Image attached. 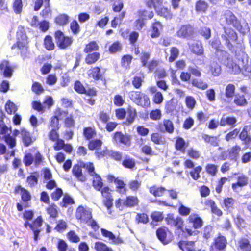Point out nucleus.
<instances>
[{
    "label": "nucleus",
    "instance_id": "nucleus-1",
    "mask_svg": "<svg viewBox=\"0 0 251 251\" xmlns=\"http://www.w3.org/2000/svg\"><path fill=\"white\" fill-rule=\"evenodd\" d=\"M224 34L222 35V39L225 41V44L231 50L235 52L236 59L238 60L237 64L227 52L220 50L217 51L218 55L220 54L222 56L221 62L225 65L228 71L233 74H238L244 71L247 73L251 72V61L249 60L248 55L245 52V47L242 42L237 43L233 48L231 41H235L237 39L236 33L231 28L224 27Z\"/></svg>",
    "mask_w": 251,
    "mask_h": 251
},
{
    "label": "nucleus",
    "instance_id": "nucleus-2",
    "mask_svg": "<svg viewBox=\"0 0 251 251\" xmlns=\"http://www.w3.org/2000/svg\"><path fill=\"white\" fill-rule=\"evenodd\" d=\"M224 16L226 24L232 26L241 34L245 35L249 32L248 23L245 21L240 22L231 11L226 10Z\"/></svg>",
    "mask_w": 251,
    "mask_h": 251
},
{
    "label": "nucleus",
    "instance_id": "nucleus-3",
    "mask_svg": "<svg viewBox=\"0 0 251 251\" xmlns=\"http://www.w3.org/2000/svg\"><path fill=\"white\" fill-rule=\"evenodd\" d=\"M81 165L87 170L90 175L93 177L92 184L94 188L97 191H100L103 185V183L101 177L95 172L93 164L88 162L82 163Z\"/></svg>",
    "mask_w": 251,
    "mask_h": 251
},
{
    "label": "nucleus",
    "instance_id": "nucleus-4",
    "mask_svg": "<svg viewBox=\"0 0 251 251\" xmlns=\"http://www.w3.org/2000/svg\"><path fill=\"white\" fill-rule=\"evenodd\" d=\"M75 217L80 222L88 224L92 218V210L88 207L79 206L76 210Z\"/></svg>",
    "mask_w": 251,
    "mask_h": 251
},
{
    "label": "nucleus",
    "instance_id": "nucleus-5",
    "mask_svg": "<svg viewBox=\"0 0 251 251\" xmlns=\"http://www.w3.org/2000/svg\"><path fill=\"white\" fill-rule=\"evenodd\" d=\"M55 37L57 45L62 49H66L70 46L73 42L71 37L65 36L60 31H57L55 32Z\"/></svg>",
    "mask_w": 251,
    "mask_h": 251
},
{
    "label": "nucleus",
    "instance_id": "nucleus-6",
    "mask_svg": "<svg viewBox=\"0 0 251 251\" xmlns=\"http://www.w3.org/2000/svg\"><path fill=\"white\" fill-rule=\"evenodd\" d=\"M17 47L22 49V48L27 49V45L28 43L27 38L25 32L24 27L20 26L18 27L17 32Z\"/></svg>",
    "mask_w": 251,
    "mask_h": 251
},
{
    "label": "nucleus",
    "instance_id": "nucleus-7",
    "mask_svg": "<svg viewBox=\"0 0 251 251\" xmlns=\"http://www.w3.org/2000/svg\"><path fill=\"white\" fill-rule=\"evenodd\" d=\"M226 244V238L224 236L219 235L214 239L210 247V251H224Z\"/></svg>",
    "mask_w": 251,
    "mask_h": 251
},
{
    "label": "nucleus",
    "instance_id": "nucleus-8",
    "mask_svg": "<svg viewBox=\"0 0 251 251\" xmlns=\"http://www.w3.org/2000/svg\"><path fill=\"white\" fill-rule=\"evenodd\" d=\"M101 193L103 197L104 198L103 202L104 205L107 208L108 212L111 214L110 208L112 207L113 203V199L110 192V189L108 187H105L101 188Z\"/></svg>",
    "mask_w": 251,
    "mask_h": 251
},
{
    "label": "nucleus",
    "instance_id": "nucleus-9",
    "mask_svg": "<svg viewBox=\"0 0 251 251\" xmlns=\"http://www.w3.org/2000/svg\"><path fill=\"white\" fill-rule=\"evenodd\" d=\"M9 131V128L5 125H3L0 128V134H6L4 136V141L9 146V148H14L16 144V139L15 137L11 136L9 134H7Z\"/></svg>",
    "mask_w": 251,
    "mask_h": 251
},
{
    "label": "nucleus",
    "instance_id": "nucleus-10",
    "mask_svg": "<svg viewBox=\"0 0 251 251\" xmlns=\"http://www.w3.org/2000/svg\"><path fill=\"white\" fill-rule=\"evenodd\" d=\"M113 140L117 144H122L126 146H129L130 137L127 134H124L121 132H116L113 137Z\"/></svg>",
    "mask_w": 251,
    "mask_h": 251
},
{
    "label": "nucleus",
    "instance_id": "nucleus-11",
    "mask_svg": "<svg viewBox=\"0 0 251 251\" xmlns=\"http://www.w3.org/2000/svg\"><path fill=\"white\" fill-rule=\"evenodd\" d=\"M100 230L102 235L111 241L112 243L119 245L123 243V240L120 236H116L112 232L104 228H101Z\"/></svg>",
    "mask_w": 251,
    "mask_h": 251
},
{
    "label": "nucleus",
    "instance_id": "nucleus-12",
    "mask_svg": "<svg viewBox=\"0 0 251 251\" xmlns=\"http://www.w3.org/2000/svg\"><path fill=\"white\" fill-rule=\"evenodd\" d=\"M162 29V25L159 22H155L152 24L151 29L149 30V35L152 38H158L160 35Z\"/></svg>",
    "mask_w": 251,
    "mask_h": 251
},
{
    "label": "nucleus",
    "instance_id": "nucleus-13",
    "mask_svg": "<svg viewBox=\"0 0 251 251\" xmlns=\"http://www.w3.org/2000/svg\"><path fill=\"white\" fill-rule=\"evenodd\" d=\"M188 221L195 229L201 228L203 224L202 220L196 214L190 215L188 218Z\"/></svg>",
    "mask_w": 251,
    "mask_h": 251
},
{
    "label": "nucleus",
    "instance_id": "nucleus-14",
    "mask_svg": "<svg viewBox=\"0 0 251 251\" xmlns=\"http://www.w3.org/2000/svg\"><path fill=\"white\" fill-rule=\"evenodd\" d=\"M86 162V163H87ZM85 163V162H80V165L76 164L74 166L72 172L73 174L81 182H84L86 181V177L82 174L81 168L83 167L81 165V164Z\"/></svg>",
    "mask_w": 251,
    "mask_h": 251
},
{
    "label": "nucleus",
    "instance_id": "nucleus-15",
    "mask_svg": "<svg viewBox=\"0 0 251 251\" xmlns=\"http://www.w3.org/2000/svg\"><path fill=\"white\" fill-rule=\"evenodd\" d=\"M166 220L168 225L178 228H180L182 226L183 223L181 218L178 217L175 218L172 215H168Z\"/></svg>",
    "mask_w": 251,
    "mask_h": 251
},
{
    "label": "nucleus",
    "instance_id": "nucleus-16",
    "mask_svg": "<svg viewBox=\"0 0 251 251\" xmlns=\"http://www.w3.org/2000/svg\"><path fill=\"white\" fill-rule=\"evenodd\" d=\"M0 70L2 71L4 76L10 77L12 75L13 69L7 61H3L0 64Z\"/></svg>",
    "mask_w": 251,
    "mask_h": 251
},
{
    "label": "nucleus",
    "instance_id": "nucleus-17",
    "mask_svg": "<svg viewBox=\"0 0 251 251\" xmlns=\"http://www.w3.org/2000/svg\"><path fill=\"white\" fill-rule=\"evenodd\" d=\"M96 154L97 155L98 158H100L101 157L108 155L111 156L112 158H114L116 160H120L122 158V155L121 153L118 152L109 151L107 149L101 151L100 152H96Z\"/></svg>",
    "mask_w": 251,
    "mask_h": 251
},
{
    "label": "nucleus",
    "instance_id": "nucleus-18",
    "mask_svg": "<svg viewBox=\"0 0 251 251\" xmlns=\"http://www.w3.org/2000/svg\"><path fill=\"white\" fill-rule=\"evenodd\" d=\"M191 52L197 55H201L204 53V50L201 42L196 41L189 45Z\"/></svg>",
    "mask_w": 251,
    "mask_h": 251
},
{
    "label": "nucleus",
    "instance_id": "nucleus-19",
    "mask_svg": "<svg viewBox=\"0 0 251 251\" xmlns=\"http://www.w3.org/2000/svg\"><path fill=\"white\" fill-rule=\"evenodd\" d=\"M62 115L65 116L66 113L65 111L58 108L55 112V115L52 118L51 120L50 126L52 127V129H58V117H61Z\"/></svg>",
    "mask_w": 251,
    "mask_h": 251
},
{
    "label": "nucleus",
    "instance_id": "nucleus-20",
    "mask_svg": "<svg viewBox=\"0 0 251 251\" xmlns=\"http://www.w3.org/2000/svg\"><path fill=\"white\" fill-rule=\"evenodd\" d=\"M239 251H251V244L249 239L247 238H242L238 241Z\"/></svg>",
    "mask_w": 251,
    "mask_h": 251
},
{
    "label": "nucleus",
    "instance_id": "nucleus-21",
    "mask_svg": "<svg viewBox=\"0 0 251 251\" xmlns=\"http://www.w3.org/2000/svg\"><path fill=\"white\" fill-rule=\"evenodd\" d=\"M248 183V178L245 175H241L238 177L237 182L232 184V187L233 189L237 191L238 187H243L247 185Z\"/></svg>",
    "mask_w": 251,
    "mask_h": 251
},
{
    "label": "nucleus",
    "instance_id": "nucleus-22",
    "mask_svg": "<svg viewBox=\"0 0 251 251\" xmlns=\"http://www.w3.org/2000/svg\"><path fill=\"white\" fill-rule=\"evenodd\" d=\"M139 201L136 196H129L126 197L123 201V205L129 207L138 205Z\"/></svg>",
    "mask_w": 251,
    "mask_h": 251
},
{
    "label": "nucleus",
    "instance_id": "nucleus-23",
    "mask_svg": "<svg viewBox=\"0 0 251 251\" xmlns=\"http://www.w3.org/2000/svg\"><path fill=\"white\" fill-rule=\"evenodd\" d=\"M167 229L165 227L158 229L156 231V235L158 239L164 244H167L170 240L166 238Z\"/></svg>",
    "mask_w": 251,
    "mask_h": 251
},
{
    "label": "nucleus",
    "instance_id": "nucleus-24",
    "mask_svg": "<svg viewBox=\"0 0 251 251\" xmlns=\"http://www.w3.org/2000/svg\"><path fill=\"white\" fill-rule=\"evenodd\" d=\"M127 114L128 115L126 124L129 125L134 122L135 118L137 116V112L136 109L131 106H128L127 108Z\"/></svg>",
    "mask_w": 251,
    "mask_h": 251
},
{
    "label": "nucleus",
    "instance_id": "nucleus-25",
    "mask_svg": "<svg viewBox=\"0 0 251 251\" xmlns=\"http://www.w3.org/2000/svg\"><path fill=\"white\" fill-rule=\"evenodd\" d=\"M192 32V28L190 25H183L177 32V35L180 37L185 38L189 36Z\"/></svg>",
    "mask_w": 251,
    "mask_h": 251
},
{
    "label": "nucleus",
    "instance_id": "nucleus-26",
    "mask_svg": "<svg viewBox=\"0 0 251 251\" xmlns=\"http://www.w3.org/2000/svg\"><path fill=\"white\" fill-rule=\"evenodd\" d=\"M236 121V119L234 117L223 116L220 120V125L222 126H224L226 125L234 126Z\"/></svg>",
    "mask_w": 251,
    "mask_h": 251
},
{
    "label": "nucleus",
    "instance_id": "nucleus-27",
    "mask_svg": "<svg viewBox=\"0 0 251 251\" xmlns=\"http://www.w3.org/2000/svg\"><path fill=\"white\" fill-rule=\"evenodd\" d=\"M166 189L163 187L153 186L150 188V192L155 197H161L163 196Z\"/></svg>",
    "mask_w": 251,
    "mask_h": 251
},
{
    "label": "nucleus",
    "instance_id": "nucleus-28",
    "mask_svg": "<svg viewBox=\"0 0 251 251\" xmlns=\"http://www.w3.org/2000/svg\"><path fill=\"white\" fill-rule=\"evenodd\" d=\"M202 138L204 140L205 142L209 143L213 146H218L219 139L218 137L210 136L207 134H203Z\"/></svg>",
    "mask_w": 251,
    "mask_h": 251
},
{
    "label": "nucleus",
    "instance_id": "nucleus-29",
    "mask_svg": "<svg viewBox=\"0 0 251 251\" xmlns=\"http://www.w3.org/2000/svg\"><path fill=\"white\" fill-rule=\"evenodd\" d=\"M235 86L232 84H228L225 88V96L231 100L235 96Z\"/></svg>",
    "mask_w": 251,
    "mask_h": 251
},
{
    "label": "nucleus",
    "instance_id": "nucleus-30",
    "mask_svg": "<svg viewBox=\"0 0 251 251\" xmlns=\"http://www.w3.org/2000/svg\"><path fill=\"white\" fill-rule=\"evenodd\" d=\"M234 103L239 106H244L247 104V101L244 95L237 94L234 96Z\"/></svg>",
    "mask_w": 251,
    "mask_h": 251
},
{
    "label": "nucleus",
    "instance_id": "nucleus-31",
    "mask_svg": "<svg viewBox=\"0 0 251 251\" xmlns=\"http://www.w3.org/2000/svg\"><path fill=\"white\" fill-rule=\"evenodd\" d=\"M21 135L23 142L25 146H28L32 143V140L30 134L29 132L27 131L26 130H22Z\"/></svg>",
    "mask_w": 251,
    "mask_h": 251
},
{
    "label": "nucleus",
    "instance_id": "nucleus-32",
    "mask_svg": "<svg viewBox=\"0 0 251 251\" xmlns=\"http://www.w3.org/2000/svg\"><path fill=\"white\" fill-rule=\"evenodd\" d=\"M192 85L201 90H205L208 87L207 84L200 79H193L191 82Z\"/></svg>",
    "mask_w": 251,
    "mask_h": 251
},
{
    "label": "nucleus",
    "instance_id": "nucleus-33",
    "mask_svg": "<svg viewBox=\"0 0 251 251\" xmlns=\"http://www.w3.org/2000/svg\"><path fill=\"white\" fill-rule=\"evenodd\" d=\"M94 248L96 251H113L112 249L101 242L95 243Z\"/></svg>",
    "mask_w": 251,
    "mask_h": 251
},
{
    "label": "nucleus",
    "instance_id": "nucleus-34",
    "mask_svg": "<svg viewBox=\"0 0 251 251\" xmlns=\"http://www.w3.org/2000/svg\"><path fill=\"white\" fill-rule=\"evenodd\" d=\"M55 22L60 25H65L69 22V16L66 14L59 15L55 18Z\"/></svg>",
    "mask_w": 251,
    "mask_h": 251
},
{
    "label": "nucleus",
    "instance_id": "nucleus-35",
    "mask_svg": "<svg viewBox=\"0 0 251 251\" xmlns=\"http://www.w3.org/2000/svg\"><path fill=\"white\" fill-rule=\"evenodd\" d=\"M241 150V148L237 145L233 147L229 151V158L230 159H236L238 156L239 153Z\"/></svg>",
    "mask_w": 251,
    "mask_h": 251
},
{
    "label": "nucleus",
    "instance_id": "nucleus-36",
    "mask_svg": "<svg viewBox=\"0 0 251 251\" xmlns=\"http://www.w3.org/2000/svg\"><path fill=\"white\" fill-rule=\"evenodd\" d=\"M99 57L100 54L98 52L89 54L86 57L85 62L88 64H91L96 62Z\"/></svg>",
    "mask_w": 251,
    "mask_h": 251
},
{
    "label": "nucleus",
    "instance_id": "nucleus-37",
    "mask_svg": "<svg viewBox=\"0 0 251 251\" xmlns=\"http://www.w3.org/2000/svg\"><path fill=\"white\" fill-rule=\"evenodd\" d=\"M137 104L143 107H148L150 104L148 97L145 94L143 93L142 96H141V98H139Z\"/></svg>",
    "mask_w": 251,
    "mask_h": 251
},
{
    "label": "nucleus",
    "instance_id": "nucleus-38",
    "mask_svg": "<svg viewBox=\"0 0 251 251\" xmlns=\"http://www.w3.org/2000/svg\"><path fill=\"white\" fill-rule=\"evenodd\" d=\"M89 75L91 76L94 79L98 80L101 78V74L100 73V68L99 67L93 68L89 71Z\"/></svg>",
    "mask_w": 251,
    "mask_h": 251
},
{
    "label": "nucleus",
    "instance_id": "nucleus-39",
    "mask_svg": "<svg viewBox=\"0 0 251 251\" xmlns=\"http://www.w3.org/2000/svg\"><path fill=\"white\" fill-rule=\"evenodd\" d=\"M208 8L207 3L203 0H199L196 4V10L198 12H205Z\"/></svg>",
    "mask_w": 251,
    "mask_h": 251
},
{
    "label": "nucleus",
    "instance_id": "nucleus-40",
    "mask_svg": "<svg viewBox=\"0 0 251 251\" xmlns=\"http://www.w3.org/2000/svg\"><path fill=\"white\" fill-rule=\"evenodd\" d=\"M142 94L143 93L140 92L132 91L129 92L128 96L131 100L137 104L139 98H141Z\"/></svg>",
    "mask_w": 251,
    "mask_h": 251
},
{
    "label": "nucleus",
    "instance_id": "nucleus-41",
    "mask_svg": "<svg viewBox=\"0 0 251 251\" xmlns=\"http://www.w3.org/2000/svg\"><path fill=\"white\" fill-rule=\"evenodd\" d=\"M210 71L214 76H217L221 72V66L218 63L213 62L210 65Z\"/></svg>",
    "mask_w": 251,
    "mask_h": 251
},
{
    "label": "nucleus",
    "instance_id": "nucleus-42",
    "mask_svg": "<svg viewBox=\"0 0 251 251\" xmlns=\"http://www.w3.org/2000/svg\"><path fill=\"white\" fill-rule=\"evenodd\" d=\"M75 201L72 198L68 195H65L60 205L62 207H67L68 206L73 204Z\"/></svg>",
    "mask_w": 251,
    "mask_h": 251
},
{
    "label": "nucleus",
    "instance_id": "nucleus-43",
    "mask_svg": "<svg viewBox=\"0 0 251 251\" xmlns=\"http://www.w3.org/2000/svg\"><path fill=\"white\" fill-rule=\"evenodd\" d=\"M141 182L137 180H131L129 181L128 186L132 191L136 192L140 187Z\"/></svg>",
    "mask_w": 251,
    "mask_h": 251
},
{
    "label": "nucleus",
    "instance_id": "nucleus-44",
    "mask_svg": "<svg viewBox=\"0 0 251 251\" xmlns=\"http://www.w3.org/2000/svg\"><path fill=\"white\" fill-rule=\"evenodd\" d=\"M102 142L101 140L99 139H95L91 140L88 145V147L90 150H98L102 145Z\"/></svg>",
    "mask_w": 251,
    "mask_h": 251
},
{
    "label": "nucleus",
    "instance_id": "nucleus-45",
    "mask_svg": "<svg viewBox=\"0 0 251 251\" xmlns=\"http://www.w3.org/2000/svg\"><path fill=\"white\" fill-rule=\"evenodd\" d=\"M83 134L87 140H90L96 134V132L92 127H85L83 130Z\"/></svg>",
    "mask_w": 251,
    "mask_h": 251
},
{
    "label": "nucleus",
    "instance_id": "nucleus-46",
    "mask_svg": "<svg viewBox=\"0 0 251 251\" xmlns=\"http://www.w3.org/2000/svg\"><path fill=\"white\" fill-rule=\"evenodd\" d=\"M206 172L212 176H215L218 171V166L214 164H208L205 167Z\"/></svg>",
    "mask_w": 251,
    "mask_h": 251
},
{
    "label": "nucleus",
    "instance_id": "nucleus-47",
    "mask_svg": "<svg viewBox=\"0 0 251 251\" xmlns=\"http://www.w3.org/2000/svg\"><path fill=\"white\" fill-rule=\"evenodd\" d=\"M5 108L6 111L9 114H11L13 113H15L17 110L15 104L10 100L6 102Z\"/></svg>",
    "mask_w": 251,
    "mask_h": 251
},
{
    "label": "nucleus",
    "instance_id": "nucleus-48",
    "mask_svg": "<svg viewBox=\"0 0 251 251\" xmlns=\"http://www.w3.org/2000/svg\"><path fill=\"white\" fill-rule=\"evenodd\" d=\"M45 48L49 50L54 49V44L52 41V38L50 36H47L44 40Z\"/></svg>",
    "mask_w": 251,
    "mask_h": 251
},
{
    "label": "nucleus",
    "instance_id": "nucleus-49",
    "mask_svg": "<svg viewBox=\"0 0 251 251\" xmlns=\"http://www.w3.org/2000/svg\"><path fill=\"white\" fill-rule=\"evenodd\" d=\"M185 103L188 109L192 110L195 107L196 101L194 97L192 96H187L185 98Z\"/></svg>",
    "mask_w": 251,
    "mask_h": 251
},
{
    "label": "nucleus",
    "instance_id": "nucleus-50",
    "mask_svg": "<svg viewBox=\"0 0 251 251\" xmlns=\"http://www.w3.org/2000/svg\"><path fill=\"white\" fill-rule=\"evenodd\" d=\"M98 48L99 47L96 42L95 41H92L86 46V47L84 49V51L86 53H88L92 52L93 51L97 50Z\"/></svg>",
    "mask_w": 251,
    "mask_h": 251
},
{
    "label": "nucleus",
    "instance_id": "nucleus-51",
    "mask_svg": "<svg viewBox=\"0 0 251 251\" xmlns=\"http://www.w3.org/2000/svg\"><path fill=\"white\" fill-rule=\"evenodd\" d=\"M179 51L176 47H172L170 50V56L169 58V61L170 62L174 61L178 56Z\"/></svg>",
    "mask_w": 251,
    "mask_h": 251
},
{
    "label": "nucleus",
    "instance_id": "nucleus-52",
    "mask_svg": "<svg viewBox=\"0 0 251 251\" xmlns=\"http://www.w3.org/2000/svg\"><path fill=\"white\" fill-rule=\"evenodd\" d=\"M202 167L199 166L194 168V169L190 172V174L193 179L198 180L200 177V173Z\"/></svg>",
    "mask_w": 251,
    "mask_h": 251
},
{
    "label": "nucleus",
    "instance_id": "nucleus-53",
    "mask_svg": "<svg viewBox=\"0 0 251 251\" xmlns=\"http://www.w3.org/2000/svg\"><path fill=\"white\" fill-rule=\"evenodd\" d=\"M240 139L246 143H249L251 141V137L248 135L247 130L244 127L239 135Z\"/></svg>",
    "mask_w": 251,
    "mask_h": 251
},
{
    "label": "nucleus",
    "instance_id": "nucleus-54",
    "mask_svg": "<svg viewBox=\"0 0 251 251\" xmlns=\"http://www.w3.org/2000/svg\"><path fill=\"white\" fill-rule=\"evenodd\" d=\"M47 213L51 217L55 218L57 215V206L56 205L52 204L47 208Z\"/></svg>",
    "mask_w": 251,
    "mask_h": 251
},
{
    "label": "nucleus",
    "instance_id": "nucleus-55",
    "mask_svg": "<svg viewBox=\"0 0 251 251\" xmlns=\"http://www.w3.org/2000/svg\"><path fill=\"white\" fill-rule=\"evenodd\" d=\"M136 221L138 223L146 224L148 222V215L145 213H138L136 216Z\"/></svg>",
    "mask_w": 251,
    "mask_h": 251
},
{
    "label": "nucleus",
    "instance_id": "nucleus-56",
    "mask_svg": "<svg viewBox=\"0 0 251 251\" xmlns=\"http://www.w3.org/2000/svg\"><path fill=\"white\" fill-rule=\"evenodd\" d=\"M193 242H189L179 244V246L183 251H196L193 248Z\"/></svg>",
    "mask_w": 251,
    "mask_h": 251
},
{
    "label": "nucleus",
    "instance_id": "nucleus-57",
    "mask_svg": "<svg viewBox=\"0 0 251 251\" xmlns=\"http://www.w3.org/2000/svg\"><path fill=\"white\" fill-rule=\"evenodd\" d=\"M122 49V45L119 42H115L109 47V50L111 53H115Z\"/></svg>",
    "mask_w": 251,
    "mask_h": 251
},
{
    "label": "nucleus",
    "instance_id": "nucleus-58",
    "mask_svg": "<svg viewBox=\"0 0 251 251\" xmlns=\"http://www.w3.org/2000/svg\"><path fill=\"white\" fill-rule=\"evenodd\" d=\"M74 89L76 92L80 94H84L86 93V91L84 87L79 81H77L75 82L74 85Z\"/></svg>",
    "mask_w": 251,
    "mask_h": 251
},
{
    "label": "nucleus",
    "instance_id": "nucleus-59",
    "mask_svg": "<svg viewBox=\"0 0 251 251\" xmlns=\"http://www.w3.org/2000/svg\"><path fill=\"white\" fill-rule=\"evenodd\" d=\"M179 213L183 216H188L191 212V209L185 206L182 204H180L178 208Z\"/></svg>",
    "mask_w": 251,
    "mask_h": 251
},
{
    "label": "nucleus",
    "instance_id": "nucleus-60",
    "mask_svg": "<svg viewBox=\"0 0 251 251\" xmlns=\"http://www.w3.org/2000/svg\"><path fill=\"white\" fill-rule=\"evenodd\" d=\"M163 125L167 132L171 133L174 131V125L171 121L169 120H164Z\"/></svg>",
    "mask_w": 251,
    "mask_h": 251
},
{
    "label": "nucleus",
    "instance_id": "nucleus-61",
    "mask_svg": "<svg viewBox=\"0 0 251 251\" xmlns=\"http://www.w3.org/2000/svg\"><path fill=\"white\" fill-rule=\"evenodd\" d=\"M34 156L30 153H26L24 158V162L26 166H29L33 162Z\"/></svg>",
    "mask_w": 251,
    "mask_h": 251
},
{
    "label": "nucleus",
    "instance_id": "nucleus-62",
    "mask_svg": "<svg viewBox=\"0 0 251 251\" xmlns=\"http://www.w3.org/2000/svg\"><path fill=\"white\" fill-rule=\"evenodd\" d=\"M234 202L235 200L233 198H227L224 201L225 207L227 210H230V209L232 208Z\"/></svg>",
    "mask_w": 251,
    "mask_h": 251
},
{
    "label": "nucleus",
    "instance_id": "nucleus-63",
    "mask_svg": "<svg viewBox=\"0 0 251 251\" xmlns=\"http://www.w3.org/2000/svg\"><path fill=\"white\" fill-rule=\"evenodd\" d=\"M23 4L22 0H15L13 4V9L15 13L20 14L22 9Z\"/></svg>",
    "mask_w": 251,
    "mask_h": 251
},
{
    "label": "nucleus",
    "instance_id": "nucleus-64",
    "mask_svg": "<svg viewBox=\"0 0 251 251\" xmlns=\"http://www.w3.org/2000/svg\"><path fill=\"white\" fill-rule=\"evenodd\" d=\"M67 237L70 241L74 243H77L80 241V238L76 234L74 231H70L67 234Z\"/></svg>",
    "mask_w": 251,
    "mask_h": 251
}]
</instances>
